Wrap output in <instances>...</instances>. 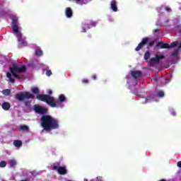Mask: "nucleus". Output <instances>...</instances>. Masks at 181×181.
<instances>
[{
	"label": "nucleus",
	"mask_w": 181,
	"mask_h": 181,
	"mask_svg": "<svg viewBox=\"0 0 181 181\" xmlns=\"http://www.w3.org/2000/svg\"><path fill=\"white\" fill-rule=\"evenodd\" d=\"M31 92L33 94H36L37 100L46 103L52 108H55L56 107H57V105H59V104H60L61 103H64V101H66V96L64 94L59 95V99L56 100H54V98L53 96H50V95L40 94V90L37 87H33L31 89Z\"/></svg>",
	"instance_id": "f257e3e1"
},
{
	"label": "nucleus",
	"mask_w": 181,
	"mask_h": 181,
	"mask_svg": "<svg viewBox=\"0 0 181 181\" xmlns=\"http://www.w3.org/2000/svg\"><path fill=\"white\" fill-rule=\"evenodd\" d=\"M41 127L45 131H53V129H59V119L52 117L50 115H42L40 118Z\"/></svg>",
	"instance_id": "f03ea898"
},
{
	"label": "nucleus",
	"mask_w": 181,
	"mask_h": 181,
	"mask_svg": "<svg viewBox=\"0 0 181 181\" xmlns=\"http://www.w3.org/2000/svg\"><path fill=\"white\" fill-rule=\"evenodd\" d=\"M10 71L16 78L21 79L22 77L18 75L19 73H25L26 71V66H18L16 64H13L12 67L10 68Z\"/></svg>",
	"instance_id": "7ed1b4c3"
},
{
	"label": "nucleus",
	"mask_w": 181,
	"mask_h": 181,
	"mask_svg": "<svg viewBox=\"0 0 181 181\" xmlns=\"http://www.w3.org/2000/svg\"><path fill=\"white\" fill-rule=\"evenodd\" d=\"M34 98H36V96L35 95L30 93V92H21L20 93H17L15 95V99L18 100V101H23L24 100H34Z\"/></svg>",
	"instance_id": "20e7f679"
},
{
	"label": "nucleus",
	"mask_w": 181,
	"mask_h": 181,
	"mask_svg": "<svg viewBox=\"0 0 181 181\" xmlns=\"http://www.w3.org/2000/svg\"><path fill=\"white\" fill-rule=\"evenodd\" d=\"M177 43V41L173 42L171 44H169V42L163 43V42H160L156 45V47H160V49H172L176 47Z\"/></svg>",
	"instance_id": "39448f33"
},
{
	"label": "nucleus",
	"mask_w": 181,
	"mask_h": 181,
	"mask_svg": "<svg viewBox=\"0 0 181 181\" xmlns=\"http://www.w3.org/2000/svg\"><path fill=\"white\" fill-rule=\"evenodd\" d=\"M163 59H165V56L156 54L155 57H153L150 59L148 63V66L152 67L155 66V64H159V63H160V60Z\"/></svg>",
	"instance_id": "423d86ee"
},
{
	"label": "nucleus",
	"mask_w": 181,
	"mask_h": 181,
	"mask_svg": "<svg viewBox=\"0 0 181 181\" xmlns=\"http://www.w3.org/2000/svg\"><path fill=\"white\" fill-rule=\"evenodd\" d=\"M53 170H57L59 175H67V170L66 169V166H60V163H55L53 165Z\"/></svg>",
	"instance_id": "0eeeda50"
},
{
	"label": "nucleus",
	"mask_w": 181,
	"mask_h": 181,
	"mask_svg": "<svg viewBox=\"0 0 181 181\" xmlns=\"http://www.w3.org/2000/svg\"><path fill=\"white\" fill-rule=\"evenodd\" d=\"M34 110L37 114H40L41 115H47V108L43 107L39 105H34Z\"/></svg>",
	"instance_id": "6e6552de"
},
{
	"label": "nucleus",
	"mask_w": 181,
	"mask_h": 181,
	"mask_svg": "<svg viewBox=\"0 0 181 181\" xmlns=\"http://www.w3.org/2000/svg\"><path fill=\"white\" fill-rule=\"evenodd\" d=\"M149 42V37H144L142 39L141 42L139 43L137 47L135 48L136 52H139L142 47L145 46V45H148V42Z\"/></svg>",
	"instance_id": "1a4fd4ad"
},
{
	"label": "nucleus",
	"mask_w": 181,
	"mask_h": 181,
	"mask_svg": "<svg viewBox=\"0 0 181 181\" xmlns=\"http://www.w3.org/2000/svg\"><path fill=\"white\" fill-rule=\"evenodd\" d=\"M12 29L16 33H19V28L18 27V18H12Z\"/></svg>",
	"instance_id": "9d476101"
},
{
	"label": "nucleus",
	"mask_w": 181,
	"mask_h": 181,
	"mask_svg": "<svg viewBox=\"0 0 181 181\" xmlns=\"http://www.w3.org/2000/svg\"><path fill=\"white\" fill-rule=\"evenodd\" d=\"M19 45H21V47H25L28 46V42L26 40L22 39V33H20V37H18Z\"/></svg>",
	"instance_id": "9b49d317"
},
{
	"label": "nucleus",
	"mask_w": 181,
	"mask_h": 181,
	"mask_svg": "<svg viewBox=\"0 0 181 181\" xmlns=\"http://www.w3.org/2000/svg\"><path fill=\"white\" fill-rule=\"evenodd\" d=\"M110 6L113 12H117L118 11V7L117 6V0H112L110 3Z\"/></svg>",
	"instance_id": "f8f14e48"
},
{
	"label": "nucleus",
	"mask_w": 181,
	"mask_h": 181,
	"mask_svg": "<svg viewBox=\"0 0 181 181\" xmlns=\"http://www.w3.org/2000/svg\"><path fill=\"white\" fill-rule=\"evenodd\" d=\"M132 76L136 80L138 78L141 77L142 76V71H132Z\"/></svg>",
	"instance_id": "ddd939ff"
},
{
	"label": "nucleus",
	"mask_w": 181,
	"mask_h": 181,
	"mask_svg": "<svg viewBox=\"0 0 181 181\" xmlns=\"http://www.w3.org/2000/svg\"><path fill=\"white\" fill-rule=\"evenodd\" d=\"M65 13L66 18H71L73 16V10H71V8L66 7L65 9Z\"/></svg>",
	"instance_id": "4468645a"
},
{
	"label": "nucleus",
	"mask_w": 181,
	"mask_h": 181,
	"mask_svg": "<svg viewBox=\"0 0 181 181\" xmlns=\"http://www.w3.org/2000/svg\"><path fill=\"white\" fill-rule=\"evenodd\" d=\"M1 108L4 110V111H9L11 108V103L8 102H4L1 105Z\"/></svg>",
	"instance_id": "2eb2a0df"
},
{
	"label": "nucleus",
	"mask_w": 181,
	"mask_h": 181,
	"mask_svg": "<svg viewBox=\"0 0 181 181\" xmlns=\"http://www.w3.org/2000/svg\"><path fill=\"white\" fill-rule=\"evenodd\" d=\"M19 131H23V132H29V126L24 124L19 127Z\"/></svg>",
	"instance_id": "dca6fc26"
},
{
	"label": "nucleus",
	"mask_w": 181,
	"mask_h": 181,
	"mask_svg": "<svg viewBox=\"0 0 181 181\" xmlns=\"http://www.w3.org/2000/svg\"><path fill=\"white\" fill-rule=\"evenodd\" d=\"M156 97H158V98H163V97H165V92L162 90H158L156 93Z\"/></svg>",
	"instance_id": "f3484780"
},
{
	"label": "nucleus",
	"mask_w": 181,
	"mask_h": 181,
	"mask_svg": "<svg viewBox=\"0 0 181 181\" xmlns=\"http://www.w3.org/2000/svg\"><path fill=\"white\" fill-rule=\"evenodd\" d=\"M35 56H37L38 57H40V56H43V51L40 49H37L35 50Z\"/></svg>",
	"instance_id": "a211bd4d"
},
{
	"label": "nucleus",
	"mask_w": 181,
	"mask_h": 181,
	"mask_svg": "<svg viewBox=\"0 0 181 181\" xmlns=\"http://www.w3.org/2000/svg\"><path fill=\"white\" fill-rule=\"evenodd\" d=\"M13 144L14 146H22V141L20 140H15Z\"/></svg>",
	"instance_id": "6ab92c4d"
},
{
	"label": "nucleus",
	"mask_w": 181,
	"mask_h": 181,
	"mask_svg": "<svg viewBox=\"0 0 181 181\" xmlns=\"http://www.w3.org/2000/svg\"><path fill=\"white\" fill-rule=\"evenodd\" d=\"M2 94L4 95L8 96L11 95V90L10 89H4L2 90Z\"/></svg>",
	"instance_id": "aec40b11"
},
{
	"label": "nucleus",
	"mask_w": 181,
	"mask_h": 181,
	"mask_svg": "<svg viewBox=\"0 0 181 181\" xmlns=\"http://www.w3.org/2000/svg\"><path fill=\"white\" fill-rule=\"evenodd\" d=\"M150 57H151V52H149V51H147L144 54V60H148V59H149Z\"/></svg>",
	"instance_id": "412c9836"
},
{
	"label": "nucleus",
	"mask_w": 181,
	"mask_h": 181,
	"mask_svg": "<svg viewBox=\"0 0 181 181\" xmlns=\"http://www.w3.org/2000/svg\"><path fill=\"white\" fill-rule=\"evenodd\" d=\"M30 100L24 101V105L26 107V108H30Z\"/></svg>",
	"instance_id": "4be33fe9"
},
{
	"label": "nucleus",
	"mask_w": 181,
	"mask_h": 181,
	"mask_svg": "<svg viewBox=\"0 0 181 181\" xmlns=\"http://www.w3.org/2000/svg\"><path fill=\"white\" fill-rule=\"evenodd\" d=\"M16 165H17L16 160H11L10 161V166H11V168H13V166H16Z\"/></svg>",
	"instance_id": "5701e85b"
},
{
	"label": "nucleus",
	"mask_w": 181,
	"mask_h": 181,
	"mask_svg": "<svg viewBox=\"0 0 181 181\" xmlns=\"http://www.w3.org/2000/svg\"><path fill=\"white\" fill-rule=\"evenodd\" d=\"M177 54H179V50L174 49L172 52V56H177Z\"/></svg>",
	"instance_id": "b1692460"
},
{
	"label": "nucleus",
	"mask_w": 181,
	"mask_h": 181,
	"mask_svg": "<svg viewBox=\"0 0 181 181\" xmlns=\"http://www.w3.org/2000/svg\"><path fill=\"white\" fill-rule=\"evenodd\" d=\"M69 2H76V4H80V2H83V0H68Z\"/></svg>",
	"instance_id": "393cba45"
},
{
	"label": "nucleus",
	"mask_w": 181,
	"mask_h": 181,
	"mask_svg": "<svg viewBox=\"0 0 181 181\" xmlns=\"http://www.w3.org/2000/svg\"><path fill=\"white\" fill-rule=\"evenodd\" d=\"M5 166H6V162L5 161H1L0 163V168H5Z\"/></svg>",
	"instance_id": "a878e982"
},
{
	"label": "nucleus",
	"mask_w": 181,
	"mask_h": 181,
	"mask_svg": "<svg viewBox=\"0 0 181 181\" xmlns=\"http://www.w3.org/2000/svg\"><path fill=\"white\" fill-rule=\"evenodd\" d=\"M82 83L83 84H88V83H90V81H88V79L83 78L82 79Z\"/></svg>",
	"instance_id": "bb28decb"
},
{
	"label": "nucleus",
	"mask_w": 181,
	"mask_h": 181,
	"mask_svg": "<svg viewBox=\"0 0 181 181\" xmlns=\"http://www.w3.org/2000/svg\"><path fill=\"white\" fill-rule=\"evenodd\" d=\"M46 76H47L48 77H50V76H52V71L51 70H47Z\"/></svg>",
	"instance_id": "cd10ccee"
},
{
	"label": "nucleus",
	"mask_w": 181,
	"mask_h": 181,
	"mask_svg": "<svg viewBox=\"0 0 181 181\" xmlns=\"http://www.w3.org/2000/svg\"><path fill=\"white\" fill-rule=\"evenodd\" d=\"M177 30L178 31V33H180L181 34V25H178L176 27Z\"/></svg>",
	"instance_id": "c85d7f7f"
},
{
	"label": "nucleus",
	"mask_w": 181,
	"mask_h": 181,
	"mask_svg": "<svg viewBox=\"0 0 181 181\" xmlns=\"http://www.w3.org/2000/svg\"><path fill=\"white\" fill-rule=\"evenodd\" d=\"M153 45H155V41H151L148 43V47H152V46H153Z\"/></svg>",
	"instance_id": "c756f323"
},
{
	"label": "nucleus",
	"mask_w": 181,
	"mask_h": 181,
	"mask_svg": "<svg viewBox=\"0 0 181 181\" xmlns=\"http://www.w3.org/2000/svg\"><path fill=\"white\" fill-rule=\"evenodd\" d=\"M132 93L135 95H138V89H134V90H133Z\"/></svg>",
	"instance_id": "7c9ffc66"
},
{
	"label": "nucleus",
	"mask_w": 181,
	"mask_h": 181,
	"mask_svg": "<svg viewBox=\"0 0 181 181\" xmlns=\"http://www.w3.org/2000/svg\"><path fill=\"white\" fill-rule=\"evenodd\" d=\"M6 76L8 78H11L12 77V74H11V72H7Z\"/></svg>",
	"instance_id": "2f4dec72"
},
{
	"label": "nucleus",
	"mask_w": 181,
	"mask_h": 181,
	"mask_svg": "<svg viewBox=\"0 0 181 181\" xmlns=\"http://www.w3.org/2000/svg\"><path fill=\"white\" fill-rule=\"evenodd\" d=\"M92 80H97V75L96 74H93L91 76Z\"/></svg>",
	"instance_id": "473e14b6"
},
{
	"label": "nucleus",
	"mask_w": 181,
	"mask_h": 181,
	"mask_svg": "<svg viewBox=\"0 0 181 181\" xmlns=\"http://www.w3.org/2000/svg\"><path fill=\"white\" fill-rule=\"evenodd\" d=\"M165 11H167V12H172V8H170V7H165Z\"/></svg>",
	"instance_id": "72a5a7b5"
},
{
	"label": "nucleus",
	"mask_w": 181,
	"mask_h": 181,
	"mask_svg": "<svg viewBox=\"0 0 181 181\" xmlns=\"http://www.w3.org/2000/svg\"><path fill=\"white\" fill-rule=\"evenodd\" d=\"M93 26H95L94 23H92L90 25H88L87 27L90 29V28H93Z\"/></svg>",
	"instance_id": "f704fd0d"
},
{
	"label": "nucleus",
	"mask_w": 181,
	"mask_h": 181,
	"mask_svg": "<svg viewBox=\"0 0 181 181\" xmlns=\"http://www.w3.org/2000/svg\"><path fill=\"white\" fill-rule=\"evenodd\" d=\"M81 32L82 33H86V32H87V30H86V28L83 27Z\"/></svg>",
	"instance_id": "c9c22d12"
},
{
	"label": "nucleus",
	"mask_w": 181,
	"mask_h": 181,
	"mask_svg": "<svg viewBox=\"0 0 181 181\" xmlns=\"http://www.w3.org/2000/svg\"><path fill=\"white\" fill-rule=\"evenodd\" d=\"M157 32H159V28H157V29H155L153 30V33L155 34Z\"/></svg>",
	"instance_id": "e433bc0d"
},
{
	"label": "nucleus",
	"mask_w": 181,
	"mask_h": 181,
	"mask_svg": "<svg viewBox=\"0 0 181 181\" xmlns=\"http://www.w3.org/2000/svg\"><path fill=\"white\" fill-rule=\"evenodd\" d=\"M9 80H10V81L11 82V83H15V80L11 77V78H9Z\"/></svg>",
	"instance_id": "4c0bfd02"
},
{
	"label": "nucleus",
	"mask_w": 181,
	"mask_h": 181,
	"mask_svg": "<svg viewBox=\"0 0 181 181\" xmlns=\"http://www.w3.org/2000/svg\"><path fill=\"white\" fill-rule=\"evenodd\" d=\"M177 166H178V168H181V161L177 163Z\"/></svg>",
	"instance_id": "58836bf2"
},
{
	"label": "nucleus",
	"mask_w": 181,
	"mask_h": 181,
	"mask_svg": "<svg viewBox=\"0 0 181 181\" xmlns=\"http://www.w3.org/2000/svg\"><path fill=\"white\" fill-rule=\"evenodd\" d=\"M53 93V91H52V90H48V94L52 95Z\"/></svg>",
	"instance_id": "ea45409f"
},
{
	"label": "nucleus",
	"mask_w": 181,
	"mask_h": 181,
	"mask_svg": "<svg viewBox=\"0 0 181 181\" xmlns=\"http://www.w3.org/2000/svg\"><path fill=\"white\" fill-rule=\"evenodd\" d=\"M153 80H154V81L158 82V78H154Z\"/></svg>",
	"instance_id": "a19ab883"
},
{
	"label": "nucleus",
	"mask_w": 181,
	"mask_h": 181,
	"mask_svg": "<svg viewBox=\"0 0 181 181\" xmlns=\"http://www.w3.org/2000/svg\"><path fill=\"white\" fill-rule=\"evenodd\" d=\"M172 114H173V115H176V113H175V112H173Z\"/></svg>",
	"instance_id": "79ce46f5"
},
{
	"label": "nucleus",
	"mask_w": 181,
	"mask_h": 181,
	"mask_svg": "<svg viewBox=\"0 0 181 181\" xmlns=\"http://www.w3.org/2000/svg\"><path fill=\"white\" fill-rule=\"evenodd\" d=\"M129 88L131 89V86H129Z\"/></svg>",
	"instance_id": "37998d69"
}]
</instances>
